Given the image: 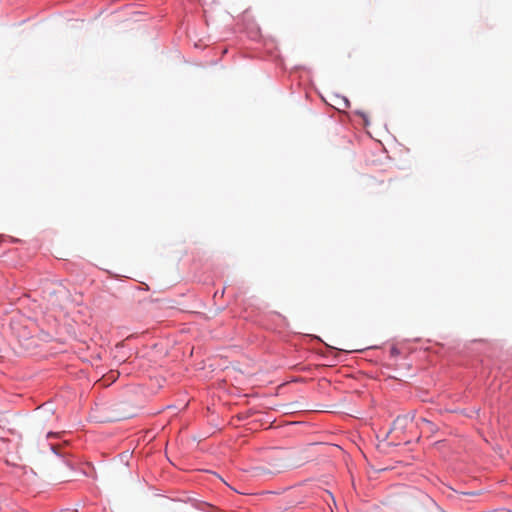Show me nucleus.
Instances as JSON below:
<instances>
[{
	"label": "nucleus",
	"mask_w": 512,
	"mask_h": 512,
	"mask_svg": "<svg viewBox=\"0 0 512 512\" xmlns=\"http://www.w3.org/2000/svg\"><path fill=\"white\" fill-rule=\"evenodd\" d=\"M415 417L414 413H409L407 415L398 416L396 420L394 421V426H399L401 428H404L409 421H412Z\"/></svg>",
	"instance_id": "obj_2"
},
{
	"label": "nucleus",
	"mask_w": 512,
	"mask_h": 512,
	"mask_svg": "<svg viewBox=\"0 0 512 512\" xmlns=\"http://www.w3.org/2000/svg\"><path fill=\"white\" fill-rule=\"evenodd\" d=\"M289 466H291V465H290V464H283V465H281V466H280V468H279V469H277L276 471H277V472H280L282 469L288 468Z\"/></svg>",
	"instance_id": "obj_3"
},
{
	"label": "nucleus",
	"mask_w": 512,
	"mask_h": 512,
	"mask_svg": "<svg viewBox=\"0 0 512 512\" xmlns=\"http://www.w3.org/2000/svg\"><path fill=\"white\" fill-rule=\"evenodd\" d=\"M420 420H421L423 423H425V424H427V425H429V426H432V423H431L430 421H428L427 419H425V418H421Z\"/></svg>",
	"instance_id": "obj_4"
},
{
	"label": "nucleus",
	"mask_w": 512,
	"mask_h": 512,
	"mask_svg": "<svg viewBox=\"0 0 512 512\" xmlns=\"http://www.w3.org/2000/svg\"><path fill=\"white\" fill-rule=\"evenodd\" d=\"M118 377L119 373L117 371H110L107 375H103L101 379H98V383L101 382L102 386L108 387L115 382Z\"/></svg>",
	"instance_id": "obj_1"
}]
</instances>
